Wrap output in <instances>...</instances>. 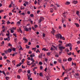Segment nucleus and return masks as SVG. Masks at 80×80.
Wrapping results in <instances>:
<instances>
[{
	"label": "nucleus",
	"mask_w": 80,
	"mask_h": 80,
	"mask_svg": "<svg viewBox=\"0 0 80 80\" xmlns=\"http://www.w3.org/2000/svg\"><path fill=\"white\" fill-rule=\"evenodd\" d=\"M42 36L43 37H45V33H43L42 34Z\"/></svg>",
	"instance_id": "obj_60"
},
{
	"label": "nucleus",
	"mask_w": 80,
	"mask_h": 80,
	"mask_svg": "<svg viewBox=\"0 0 80 80\" xmlns=\"http://www.w3.org/2000/svg\"><path fill=\"white\" fill-rule=\"evenodd\" d=\"M35 62V60L32 61V62L31 63V65H33V64H34V62Z\"/></svg>",
	"instance_id": "obj_32"
},
{
	"label": "nucleus",
	"mask_w": 80,
	"mask_h": 80,
	"mask_svg": "<svg viewBox=\"0 0 80 80\" xmlns=\"http://www.w3.org/2000/svg\"><path fill=\"white\" fill-rule=\"evenodd\" d=\"M19 47H20V48L19 49V50H23V48L22 47V46L21 45H19Z\"/></svg>",
	"instance_id": "obj_15"
},
{
	"label": "nucleus",
	"mask_w": 80,
	"mask_h": 80,
	"mask_svg": "<svg viewBox=\"0 0 80 80\" xmlns=\"http://www.w3.org/2000/svg\"><path fill=\"white\" fill-rule=\"evenodd\" d=\"M12 4L13 6H12V7L13 8H15V7H17V6H15V4H13V2H11V3L10 4V5L9 6V8H11L12 7Z\"/></svg>",
	"instance_id": "obj_2"
},
{
	"label": "nucleus",
	"mask_w": 80,
	"mask_h": 80,
	"mask_svg": "<svg viewBox=\"0 0 80 80\" xmlns=\"http://www.w3.org/2000/svg\"><path fill=\"white\" fill-rule=\"evenodd\" d=\"M56 38H61L62 37V35L60 34H58L57 35H55Z\"/></svg>",
	"instance_id": "obj_3"
},
{
	"label": "nucleus",
	"mask_w": 80,
	"mask_h": 80,
	"mask_svg": "<svg viewBox=\"0 0 80 80\" xmlns=\"http://www.w3.org/2000/svg\"><path fill=\"white\" fill-rule=\"evenodd\" d=\"M38 52H39V53H40V52L39 51V50H38V49L36 51V52L38 53Z\"/></svg>",
	"instance_id": "obj_39"
},
{
	"label": "nucleus",
	"mask_w": 80,
	"mask_h": 80,
	"mask_svg": "<svg viewBox=\"0 0 80 80\" xmlns=\"http://www.w3.org/2000/svg\"><path fill=\"white\" fill-rule=\"evenodd\" d=\"M47 55L48 56H49V55H50V52H49L47 54Z\"/></svg>",
	"instance_id": "obj_49"
},
{
	"label": "nucleus",
	"mask_w": 80,
	"mask_h": 80,
	"mask_svg": "<svg viewBox=\"0 0 80 80\" xmlns=\"http://www.w3.org/2000/svg\"><path fill=\"white\" fill-rule=\"evenodd\" d=\"M58 48L61 52H63V49L64 50L65 48V47H63V46H60L58 47Z\"/></svg>",
	"instance_id": "obj_1"
},
{
	"label": "nucleus",
	"mask_w": 80,
	"mask_h": 80,
	"mask_svg": "<svg viewBox=\"0 0 80 80\" xmlns=\"http://www.w3.org/2000/svg\"><path fill=\"white\" fill-rule=\"evenodd\" d=\"M8 47H12V45L10 44V43H8Z\"/></svg>",
	"instance_id": "obj_30"
},
{
	"label": "nucleus",
	"mask_w": 80,
	"mask_h": 80,
	"mask_svg": "<svg viewBox=\"0 0 80 80\" xmlns=\"http://www.w3.org/2000/svg\"><path fill=\"white\" fill-rule=\"evenodd\" d=\"M72 60V58H69L68 59V62H71Z\"/></svg>",
	"instance_id": "obj_9"
},
{
	"label": "nucleus",
	"mask_w": 80,
	"mask_h": 80,
	"mask_svg": "<svg viewBox=\"0 0 80 80\" xmlns=\"http://www.w3.org/2000/svg\"><path fill=\"white\" fill-rule=\"evenodd\" d=\"M30 60H31V61H33V60H34V59L33 58V57H31V59Z\"/></svg>",
	"instance_id": "obj_42"
},
{
	"label": "nucleus",
	"mask_w": 80,
	"mask_h": 80,
	"mask_svg": "<svg viewBox=\"0 0 80 80\" xmlns=\"http://www.w3.org/2000/svg\"><path fill=\"white\" fill-rule=\"evenodd\" d=\"M7 41H10V36H9L7 38Z\"/></svg>",
	"instance_id": "obj_24"
},
{
	"label": "nucleus",
	"mask_w": 80,
	"mask_h": 80,
	"mask_svg": "<svg viewBox=\"0 0 80 80\" xmlns=\"http://www.w3.org/2000/svg\"><path fill=\"white\" fill-rule=\"evenodd\" d=\"M27 72L28 73H30V70H28Z\"/></svg>",
	"instance_id": "obj_34"
},
{
	"label": "nucleus",
	"mask_w": 80,
	"mask_h": 80,
	"mask_svg": "<svg viewBox=\"0 0 80 80\" xmlns=\"http://www.w3.org/2000/svg\"><path fill=\"white\" fill-rule=\"evenodd\" d=\"M27 75L28 76V80H30V77H31V74H29V75H28V74H27Z\"/></svg>",
	"instance_id": "obj_7"
},
{
	"label": "nucleus",
	"mask_w": 80,
	"mask_h": 80,
	"mask_svg": "<svg viewBox=\"0 0 80 80\" xmlns=\"http://www.w3.org/2000/svg\"><path fill=\"white\" fill-rule=\"evenodd\" d=\"M37 1L35 0L34 2V4L35 5H36V4H37Z\"/></svg>",
	"instance_id": "obj_59"
},
{
	"label": "nucleus",
	"mask_w": 80,
	"mask_h": 80,
	"mask_svg": "<svg viewBox=\"0 0 80 80\" xmlns=\"http://www.w3.org/2000/svg\"><path fill=\"white\" fill-rule=\"evenodd\" d=\"M56 5H57L58 7H60V5L57 4H56Z\"/></svg>",
	"instance_id": "obj_54"
},
{
	"label": "nucleus",
	"mask_w": 80,
	"mask_h": 80,
	"mask_svg": "<svg viewBox=\"0 0 80 80\" xmlns=\"http://www.w3.org/2000/svg\"><path fill=\"white\" fill-rule=\"evenodd\" d=\"M53 8L54 10H57V8L55 6H54Z\"/></svg>",
	"instance_id": "obj_51"
},
{
	"label": "nucleus",
	"mask_w": 80,
	"mask_h": 80,
	"mask_svg": "<svg viewBox=\"0 0 80 80\" xmlns=\"http://www.w3.org/2000/svg\"><path fill=\"white\" fill-rule=\"evenodd\" d=\"M17 77L18 78V79H20V78H21L20 75H18L17 76Z\"/></svg>",
	"instance_id": "obj_26"
},
{
	"label": "nucleus",
	"mask_w": 80,
	"mask_h": 80,
	"mask_svg": "<svg viewBox=\"0 0 80 80\" xmlns=\"http://www.w3.org/2000/svg\"><path fill=\"white\" fill-rule=\"evenodd\" d=\"M58 62H59V63H62V60H61V59H58Z\"/></svg>",
	"instance_id": "obj_22"
},
{
	"label": "nucleus",
	"mask_w": 80,
	"mask_h": 80,
	"mask_svg": "<svg viewBox=\"0 0 80 80\" xmlns=\"http://www.w3.org/2000/svg\"><path fill=\"white\" fill-rule=\"evenodd\" d=\"M12 63L14 64V65H15V60H13L12 61Z\"/></svg>",
	"instance_id": "obj_21"
},
{
	"label": "nucleus",
	"mask_w": 80,
	"mask_h": 80,
	"mask_svg": "<svg viewBox=\"0 0 80 80\" xmlns=\"http://www.w3.org/2000/svg\"><path fill=\"white\" fill-rule=\"evenodd\" d=\"M6 62H7V63H10V61L8 60H6Z\"/></svg>",
	"instance_id": "obj_40"
},
{
	"label": "nucleus",
	"mask_w": 80,
	"mask_h": 80,
	"mask_svg": "<svg viewBox=\"0 0 80 80\" xmlns=\"http://www.w3.org/2000/svg\"><path fill=\"white\" fill-rule=\"evenodd\" d=\"M10 21H8L7 22V23L8 25V24H10Z\"/></svg>",
	"instance_id": "obj_47"
},
{
	"label": "nucleus",
	"mask_w": 80,
	"mask_h": 80,
	"mask_svg": "<svg viewBox=\"0 0 80 80\" xmlns=\"http://www.w3.org/2000/svg\"><path fill=\"white\" fill-rule=\"evenodd\" d=\"M32 28L33 30H34V31H35V30H35V28H34V27H32Z\"/></svg>",
	"instance_id": "obj_38"
},
{
	"label": "nucleus",
	"mask_w": 80,
	"mask_h": 80,
	"mask_svg": "<svg viewBox=\"0 0 80 80\" xmlns=\"http://www.w3.org/2000/svg\"><path fill=\"white\" fill-rule=\"evenodd\" d=\"M66 47H71L72 46V44L70 43H69L66 45Z\"/></svg>",
	"instance_id": "obj_6"
},
{
	"label": "nucleus",
	"mask_w": 80,
	"mask_h": 80,
	"mask_svg": "<svg viewBox=\"0 0 80 80\" xmlns=\"http://www.w3.org/2000/svg\"><path fill=\"white\" fill-rule=\"evenodd\" d=\"M26 48H30V46H28L27 45H26Z\"/></svg>",
	"instance_id": "obj_41"
},
{
	"label": "nucleus",
	"mask_w": 80,
	"mask_h": 80,
	"mask_svg": "<svg viewBox=\"0 0 80 80\" xmlns=\"http://www.w3.org/2000/svg\"><path fill=\"white\" fill-rule=\"evenodd\" d=\"M29 54H31L32 53V51H29V52H28Z\"/></svg>",
	"instance_id": "obj_58"
},
{
	"label": "nucleus",
	"mask_w": 80,
	"mask_h": 80,
	"mask_svg": "<svg viewBox=\"0 0 80 80\" xmlns=\"http://www.w3.org/2000/svg\"><path fill=\"white\" fill-rule=\"evenodd\" d=\"M2 73L3 74H4L5 73V71H2Z\"/></svg>",
	"instance_id": "obj_62"
},
{
	"label": "nucleus",
	"mask_w": 80,
	"mask_h": 80,
	"mask_svg": "<svg viewBox=\"0 0 80 80\" xmlns=\"http://www.w3.org/2000/svg\"><path fill=\"white\" fill-rule=\"evenodd\" d=\"M30 57H35V54L32 53V54H31L30 55Z\"/></svg>",
	"instance_id": "obj_18"
},
{
	"label": "nucleus",
	"mask_w": 80,
	"mask_h": 80,
	"mask_svg": "<svg viewBox=\"0 0 80 80\" xmlns=\"http://www.w3.org/2000/svg\"><path fill=\"white\" fill-rule=\"evenodd\" d=\"M60 39H62V40H65V38L64 37H62V36L61 38H60Z\"/></svg>",
	"instance_id": "obj_19"
},
{
	"label": "nucleus",
	"mask_w": 80,
	"mask_h": 80,
	"mask_svg": "<svg viewBox=\"0 0 80 80\" xmlns=\"http://www.w3.org/2000/svg\"><path fill=\"white\" fill-rule=\"evenodd\" d=\"M77 43H78V44H80V41H78L77 42Z\"/></svg>",
	"instance_id": "obj_63"
},
{
	"label": "nucleus",
	"mask_w": 80,
	"mask_h": 80,
	"mask_svg": "<svg viewBox=\"0 0 80 80\" xmlns=\"http://www.w3.org/2000/svg\"><path fill=\"white\" fill-rule=\"evenodd\" d=\"M39 75L40 77H43V75H42V73L40 72L39 74Z\"/></svg>",
	"instance_id": "obj_31"
},
{
	"label": "nucleus",
	"mask_w": 80,
	"mask_h": 80,
	"mask_svg": "<svg viewBox=\"0 0 80 80\" xmlns=\"http://www.w3.org/2000/svg\"><path fill=\"white\" fill-rule=\"evenodd\" d=\"M25 31H26V32H28V28H26L25 29Z\"/></svg>",
	"instance_id": "obj_35"
},
{
	"label": "nucleus",
	"mask_w": 80,
	"mask_h": 80,
	"mask_svg": "<svg viewBox=\"0 0 80 80\" xmlns=\"http://www.w3.org/2000/svg\"><path fill=\"white\" fill-rule=\"evenodd\" d=\"M30 17H33V16H34V15H33V14H31L30 15Z\"/></svg>",
	"instance_id": "obj_29"
},
{
	"label": "nucleus",
	"mask_w": 80,
	"mask_h": 80,
	"mask_svg": "<svg viewBox=\"0 0 80 80\" xmlns=\"http://www.w3.org/2000/svg\"><path fill=\"white\" fill-rule=\"evenodd\" d=\"M52 31L51 32V33H55L56 31H55V30L54 29V28H52Z\"/></svg>",
	"instance_id": "obj_4"
},
{
	"label": "nucleus",
	"mask_w": 80,
	"mask_h": 80,
	"mask_svg": "<svg viewBox=\"0 0 80 80\" xmlns=\"http://www.w3.org/2000/svg\"><path fill=\"white\" fill-rule=\"evenodd\" d=\"M22 64V62H20L19 64H17V67H20Z\"/></svg>",
	"instance_id": "obj_10"
},
{
	"label": "nucleus",
	"mask_w": 80,
	"mask_h": 80,
	"mask_svg": "<svg viewBox=\"0 0 80 80\" xmlns=\"http://www.w3.org/2000/svg\"><path fill=\"white\" fill-rule=\"evenodd\" d=\"M64 21H65V19L63 18H62V23H64Z\"/></svg>",
	"instance_id": "obj_16"
},
{
	"label": "nucleus",
	"mask_w": 80,
	"mask_h": 80,
	"mask_svg": "<svg viewBox=\"0 0 80 80\" xmlns=\"http://www.w3.org/2000/svg\"><path fill=\"white\" fill-rule=\"evenodd\" d=\"M22 68H25V67L23 66V65H22Z\"/></svg>",
	"instance_id": "obj_61"
},
{
	"label": "nucleus",
	"mask_w": 80,
	"mask_h": 80,
	"mask_svg": "<svg viewBox=\"0 0 80 80\" xmlns=\"http://www.w3.org/2000/svg\"><path fill=\"white\" fill-rule=\"evenodd\" d=\"M16 50V49H15V48H13L12 49V51H15Z\"/></svg>",
	"instance_id": "obj_37"
},
{
	"label": "nucleus",
	"mask_w": 80,
	"mask_h": 80,
	"mask_svg": "<svg viewBox=\"0 0 80 80\" xmlns=\"http://www.w3.org/2000/svg\"><path fill=\"white\" fill-rule=\"evenodd\" d=\"M42 56H43V53H41L38 56L39 58H42Z\"/></svg>",
	"instance_id": "obj_5"
},
{
	"label": "nucleus",
	"mask_w": 80,
	"mask_h": 80,
	"mask_svg": "<svg viewBox=\"0 0 80 80\" xmlns=\"http://www.w3.org/2000/svg\"><path fill=\"white\" fill-rule=\"evenodd\" d=\"M16 10V9L15 8H14V9L12 10V12L13 13L14 12V10Z\"/></svg>",
	"instance_id": "obj_52"
},
{
	"label": "nucleus",
	"mask_w": 80,
	"mask_h": 80,
	"mask_svg": "<svg viewBox=\"0 0 80 80\" xmlns=\"http://www.w3.org/2000/svg\"><path fill=\"white\" fill-rule=\"evenodd\" d=\"M39 65H42V64H43V63H42V62H40L39 63Z\"/></svg>",
	"instance_id": "obj_33"
},
{
	"label": "nucleus",
	"mask_w": 80,
	"mask_h": 80,
	"mask_svg": "<svg viewBox=\"0 0 80 80\" xmlns=\"http://www.w3.org/2000/svg\"><path fill=\"white\" fill-rule=\"evenodd\" d=\"M12 49H11L10 48H8V53H10L11 52H12Z\"/></svg>",
	"instance_id": "obj_13"
},
{
	"label": "nucleus",
	"mask_w": 80,
	"mask_h": 80,
	"mask_svg": "<svg viewBox=\"0 0 80 80\" xmlns=\"http://www.w3.org/2000/svg\"><path fill=\"white\" fill-rule=\"evenodd\" d=\"M25 43H27L28 42V40L27 39H25Z\"/></svg>",
	"instance_id": "obj_45"
},
{
	"label": "nucleus",
	"mask_w": 80,
	"mask_h": 80,
	"mask_svg": "<svg viewBox=\"0 0 80 80\" xmlns=\"http://www.w3.org/2000/svg\"><path fill=\"white\" fill-rule=\"evenodd\" d=\"M47 61H48V59H47V58H45V62H47Z\"/></svg>",
	"instance_id": "obj_56"
},
{
	"label": "nucleus",
	"mask_w": 80,
	"mask_h": 80,
	"mask_svg": "<svg viewBox=\"0 0 80 80\" xmlns=\"http://www.w3.org/2000/svg\"><path fill=\"white\" fill-rule=\"evenodd\" d=\"M13 35H14V36H15V37H16V38H17V35L15 33H13Z\"/></svg>",
	"instance_id": "obj_48"
},
{
	"label": "nucleus",
	"mask_w": 80,
	"mask_h": 80,
	"mask_svg": "<svg viewBox=\"0 0 80 80\" xmlns=\"http://www.w3.org/2000/svg\"><path fill=\"white\" fill-rule=\"evenodd\" d=\"M14 31L12 29V28H11V33H14Z\"/></svg>",
	"instance_id": "obj_20"
},
{
	"label": "nucleus",
	"mask_w": 80,
	"mask_h": 80,
	"mask_svg": "<svg viewBox=\"0 0 80 80\" xmlns=\"http://www.w3.org/2000/svg\"><path fill=\"white\" fill-rule=\"evenodd\" d=\"M39 12H40V11L38 10L37 12V13H38H38H39Z\"/></svg>",
	"instance_id": "obj_44"
},
{
	"label": "nucleus",
	"mask_w": 80,
	"mask_h": 80,
	"mask_svg": "<svg viewBox=\"0 0 80 80\" xmlns=\"http://www.w3.org/2000/svg\"><path fill=\"white\" fill-rule=\"evenodd\" d=\"M42 20H44V18L43 17H42L41 18V19H40L39 20V22L40 23H41V22H42Z\"/></svg>",
	"instance_id": "obj_12"
},
{
	"label": "nucleus",
	"mask_w": 80,
	"mask_h": 80,
	"mask_svg": "<svg viewBox=\"0 0 80 80\" xmlns=\"http://www.w3.org/2000/svg\"><path fill=\"white\" fill-rule=\"evenodd\" d=\"M65 5H70V2H67L65 3Z\"/></svg>",
	"instance_id": "obj_14"
},
{
	"label": "nucleus",
	"mask_w": 80,
	"mask_h": 80,
	"mask_svg": "<svg viewBox=\"0 0 80 80\" xmlns=\"http://www.w3.org/2000/svg\"><path fill=\"white\" fill-rule=\"evenodd\" d=\"M72 3H74V4H77V3H78V1H72Z\"/></svg>",
	"instance_id": "obj_11"
},
{
	"label": "nucleus",
	"mask_w": 80,
	"mask_h": 80,
	"mask_svg": "<svg viewBox=\"0 0 80 80\" xmlns=\"http://www.w3.org/2000/svg\"><path fill=\"white\" fill-rule=\"evenodd\" d=\"M5 53H6V54H7V53H8V50L7 51H5Z\"/></svg>",
	"instance_id": "obj_64"
},
{
	"label": "nucleus",
	"mask_w": 80,
	"mask_h": 80,
	"mask_svg": "<svg viewBox=\"0 0 80 80\" xmlns=\"http://www.w3.org/2000/svg\"><path fill=\"white\" fill-rule=\"evenodd\" d=\"M6 80H9V77H6Z\"/></svg>",
	"instance_id": "obj_53"
},
{
	"label": "nucleus",
	"mask_w": 80,
	"mask_h": 80,
	"mask_svg": "<svg viewBox=\"0 0 80 80\" xmlns=\"http://www.w3.org/2000/svg\"><path fill=\"white\" fill-rule=\"evenodd\" d=\"M31 30H32L31 28H28V31H31Z\"/></svg>",
	"instance_id": "obj_36"
},
{
	"label": "nucleus",
	"mask_w": 80,
	"mask_h": 80,
	"mask_svg": "<svg viewBox=\"0 0 80 80\" xmlns=\"http://www.w3.org/2000/svg\"><path fill=\"white\" fill-rule=\"evenodd\" d=\"M22 72V69H20L18 70V72L20 73V72Z\"/></svg>",
	"instance_id": "obj_27"
},
{
	"label": "nucleus",
	"mask_w": 80,
	"mask_h": 80,
	"mask_svg": "<svg viewBox=\"0 0 80 80\" xmlns=\"http://www.w3.org/2000/svg\"><path fill=\"white\" fill-rule=\"evenodd\" d=\"M79 13H80L79 11H78L76 12V14L78 15V16H79Z\"/></svg>",
	"instance_id": "obj_23"
},
{
	"label": "nucleus",
	"mask_w": 80,
	"mask_h": 80,
	"mask_svg": "<svg viewBox=\"0 0 80 80\" xmlns=\"http://www.w3.org/2000/svg\"><path fill=\"white\" fill-rule=\"evenodd\" d=\"M17 23L18 25H20V21H18L17 22Z\"/></svg>",
	"instance_id": "obj_43"
},
{
	"label": "nucleus",
	"mask_w": 80,
	"mask_h": 80,
	"mask_svg": "<svg viewBox=\"0 0 80 80\" xmlns=\"http://www.w3.org/2000/svg\"><path fill=\"white\" fill-rule=\"evenodd\" d=\"M34 27L35 28H37V27H38V25L36 24V25H34Z\"/></svg>",
	"instance_id": "obj_28"
},
{
	"label": "nucleus",
	"mask_w": 80,
	"mask_h": 80,
	"mask_svg": "<svg viewBox=\"0 0 80 80\" xmlns=\"http://www.w3.org/2000/svg\"><path fill=\"white\" fill-rule=\"evenodd\" d=\"M6 35H7V36H8V37H10V33L6 34Z\"/></svg>",
	"instance_id": "obj_57"
},
{
	"label": "nucleus",
	"mask_w": 80,
	"mask_h": 80,
	"mask_svg": "<svg viewBox=\"0 0 80 80\" xmlns=\"http://www.w3.org/2000/svg\"><path fill=\"white\" fill-rule=\"evenodd\" d=\"M74 25H76V27L78 28L79 27H80V25H79V24L77 23H75Z\"/></svg>",
	"instance_id": "obj_8"
},
{
	"label": "nucleus",
	"mask_w": 80,
	"mask_h": 80,
	"mask_svg": "<svg viewBox=\"0 0 80 80\" xmlns=\"http://www.w3.org/2000/svg\"><path fill=\"white\" fill-rule=\"evenodd\" d=\"M42 50H44V51H46V48H44L42 49Z\"/></svg>",
	"instance_id": "obj_50"
},
{
	"label": "nucleus",
	"mask_w": 80,
	"mask_h": 80,
	"mask_svg": "<svg viewBox=\"0 0 80 80\" xmlns=\"http://www.w3.org/2000/svg\"><path fill=\"white\" fill-rule=\"evenodd\" d=\"M68 55H72V52H69V53H68Z\"/></svg>",
	"instance_id": "obj_46"
},
{
	"label": "nucleus",
	"mask_w": 80,
	"mask_h": 80,
	"mask_svg": "<svg viewBox=\"0 0 80 80\" xmlns=\"http://www.w3.org/2000/svg\"><path fill=\"white\" fill-rule=\"evenodd\" d=\"M72 66H73L74 65H75V66H76V63H73V62H72Z\"/></svg>",
	"instance_id": "obj_25"
},
{
	"label": "nucleus",
	"mask_w": 80,
	"mask_h": 80,
	"mask_svg": "<svg viewBox=\"0 0 80 80\" xmlns=\"http://www.w3.org/2000/svg\"><path fill=\"white\" fill-rule=\"evenodd\" d=\"M43 69V67L42 66L40 67V70H42Z\"/></svg>",
	"instance_id": "obj_55"
},
{
	"label": "nucleus",
	"mask_w": 80,
	"mask_h": 80,
	"mask_svg": "<svg viewBox=\"0 0 80 80\" xmlns=\"http://www.w3.org/2000/svg\"><path fill=\"white\" fill-rule=\"evenodd\" d=\"M50 12H51V13H53V8H51L50 9Z\"/></svg>",
	"instance_id": "obj_17"
}]
</instances>
